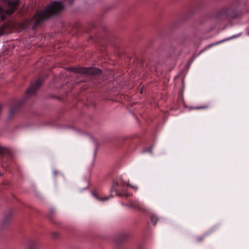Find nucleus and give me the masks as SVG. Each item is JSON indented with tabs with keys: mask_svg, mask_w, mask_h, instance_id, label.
<instances>
[{
	"mask_svg": "<svg viewBox=\"0 0 249 249\" xmlns=\"http://www.w3.org/2000/svg\"><path fill=\"white\" fill-rule=\"evenodd\" d=\"M63 8L64 6L61 2L55 1L47 6L44 10L37 11L34 17L35 25H37L51 16L57 14Z\"/></svg>",
	"mask_w": 249,
	"mask_h": 249,
	"instance_id": "1",
	"label": "nucleus"
},
{
	"mask_svg": "<svg viewBox=\"0 0 249 249\" xmlns=\"http://www.w3.org/2000/svg\"><path fill=\"white\" fill-rule=\"evenodd\" d=\"M18 3V0L14 1H8L7 2L8 9H4L0 7V21H3L7 17L10 16L15 11ZM8 24L3 23L0 26V36L4 34L6 31L5 30L8 28Z\"/></svg>",
	"mask_w": 249,
	"mask_h": 249,
	"instance_id": "2",
	"label": "nucleus"
},
{
	"mask_svg": "<svg viewBox=\"0 0 249 249\" xmlns=\"http://www.w3.org/2000/svg\"><path fill=\"white\" fill-rule=\"evenodd\" d=\"M128 185L129 184L127 182L124 181L120 178L113 181L111 191H115L116 194L119 196H126V193L125 192H120L117 188L120 187L124 189L125 186Z\"/></svg>",
	"mask_w": 249,
	"mask_h": 249,
	"instance_id": "3",
	"label": "nucleus"
},
{
	"mask_svg": "<svg viewBox=\"0 0 249 249\" xmlns=\"http://www.w3.org/2000/svg\"><path fill=\"white\" fill-rule=\"evenodd\" d=\"M76 71L87 75H96L101 72L99 69L94 68H81L78 69Z\"/></svg>",
	"mask_w": 249,
	"mask_h": 249,
	"instance_id": "4",
	"label": "nucleus"
},
{
	"mask_svg": "<svg viewBox=\"0 0 249 249\" xmlns=\"http://www.w3.org/2000/svg\"><path fill=\"white\" fill-rule=\"evenodd\" d=\"M42 84V80L41 79H37L34 83L32 84L30 87L27 90L28 96L34 94L37 89Z\"/></svg>",
	"mask_w": 249,
	"mask_h": 249,
	"instance_id": "5",
	"label": "nucleus"
},
{
	"mask_svg": "<svg viewBox=\"0 0 249 249\" xmlns=\"http://www.w3.org/2000/svg\"><path fill=\"white\" fill-rule=\"evenodd\" d=\"M129 207L139 211H143L144 210L143 205L137 201H132L130 202Z\"/></svg>",
	"mask_w": 249,
	"mask_h": 249,
	"instance_id": "6",
	"label": "nucleus"
},
{
	"mask_svg": "<svg viewBox=\"0 0 249 249\" xmlns=\"http://www.w3.org/2000/svg\"><path fill=\"white\" fill-rule=\"evenodd\" d=\"M27 249H37L38 244L36 241L30 239L26 243Z\"/></svg>",
	"mask_w": 249,
	"mask_h": 249,
	"instance_id": "7",
	"label": "nucleus"
},
{
	"mask_svg": "<svg viewBox=\"0 0 249 249\" xmlns=\"http://www.w3.org/2000/svg\"><path fill=\"white\" fill-rule=\"evenodd\" d=\"M9 153L7 150L0 145V157L2 158L4 156L7 157Z\"/></svg>",
	"mask_w": 249,
	"mask_h": 249,
	"instance_id": "8",
	"label": "nucleus"
},
{
	"mask_svg": "<svg viewBox=\"0 0 249 249\" xmlns=\"http://www.w3.org/2000/svg\"><path fill=\"white\" fill-rule=\"evenodd\" d=\"M93 196L98 200H101V201H105L109 199V197H105L103 198H100L95 193H92Z\"/></svg>",
	"mask_w": 249,
	"mask_h": 249,
	"instance_id": "9",
	"label": "nucleus"
},
{
	"mask_svg": "<svg viewBox=\"0 0 249 249\" xmlns=\"http://www.w3.org/2000/svg\"><path fill=\"white\" fill-rule=\"evenodd\" d=\"M209 107V106L208 105H204V106H197L194 107L195 109H206L208 108Z\"/></svg>",
	"mask_w": 249,
	"mask_h": 249,
	"instance_id": "10",
	"label": "nucleus"
},
{
	"mask_svg": "<svg viewBox=\"0 0 249 249\" xmlns=\"http://www.w3.org/2000/svg\"><path fill=\"white\" fill-rule=\"evenodd\" d=\"M151 221L153 224H156L158 221V218L156 216H152L151 217Z\"/></svg>",
	"mask_w": 249,
	"mask_h": 249,
	"instance_id": "11",
	"label": "nucleus"
},
{
	"mask_svg": "<svg viewBox=\"0 0 249 249\" xmlns=\"http://www.w3.org/2000/svg\"><path fill=\"white\" fill-rule=\"evenodd\" d=\"M230 10H231V8H227V9H223V11L224 13H226L227 14V15L228 16V15H230Z\"/></svg>",
	"mask_w": 249,
	"mask_h": 249,
	"instance_id": "12",
	"label": "nucleus"
},
{
	"mask_svg": "<svg viewBox=\"0 0 249 249\" xmlns=\"http://www.w3.org/2000/svg\"><path fill=\"white\" fill-rule=\"evenodd\" d=\"M151 152V148H150L149 149H145L143 150V152Z\"/></svg>",
	"mask_w": 249,
	"mask_h": 249,
	"instance_id": "13",
	"label": "nucleus"
},
{
	"mask_svg": "<svg viewBox=\"0 0 249 249\" xmlns=\"http://www.w3.org/2000/svg\"><path fill=\"white\" fill-rule=\"evenodd\" d=\"M203 238L204 237L197 238V241H201V240H203Z\"/></svg>",
	"mask_w": 249,
	"mask_h": 249,
	"instance_id": "14",
	"label": "nucleus"
},
{
	"mask_svg": "<svg viewBox=\"0 0 249 249\" xmlns=\"http://www.w3.org/2000/svg\"><path fill=\"white\" fill-rule=\"evenodd\" d=\"M10 112H11V113H13V110H12V108H11V110H10Z\"/></svg>",
	"mask_w": 249,
	"mask_h": 249,
	"instance_id": "15",
	"label": "nucleus"
},
{
	"mask_svg": "<svg viewBox=\"0 0 249 249\" xmlns=\"http://www.w3.org/2000/svg\"><path fill=\"white\" fill-rule=\"evenodd\" d=\"M53 173H54V174H56V173H56V172L54 171V172H53Z\"/></svg>",
	"mask_w": 249,
	"mask_h": 249,
	"instance_id": "16",
	"label": "nucleus"
},
{
	"mask_svg": "<svg viewBox=\"0 0 249 249\" xmlns=\"http://www.w3.org/2000/svg\"><path fill=\"white\" fill-rule=\"evenodd\" d=\"M2 175V174H0V176H1Z\"/></svg>",
	"mask_w": 249,
	"mask_h": 249,
	"instance_id": "17",
	"label": "nucleus"
}]
</instances>
